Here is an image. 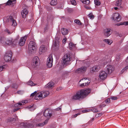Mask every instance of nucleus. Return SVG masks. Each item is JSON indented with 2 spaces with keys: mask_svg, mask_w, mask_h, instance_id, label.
<instances>
[{
  "mask_svg": "<svg viewBox=\"0 0 128 128\" xmlns=\"http://www.w3.org/2000/svg\"><path fill=\"white\" fill-rule=\"evenodd\" d=\"M91 90L89 88L86 89H82L77 92L73 96L72 99L73 100H80L85 98L90 92Z\"/></svg>",
  "mask_w": 128,
  "mask_h": 128,
  "instance_id": "nucleus-1",
  "label": "nucleus"
},
{
  "mask_svg": "<svg viewBox=\"0 0 128 128\" xmlns=\"http://www.w3.org/2000/svg\"><path fill=\"white\" fill-rule=\"evenodd\" d=\"M49 94L48 91H42L37 93V92L35 91L31 94L30 96H35L34 98L36 100L41 99L48 96Z\"/></svg>",
  "mask_w": 128,
  "mask_h": 128,
  "instance_id": "nucleus-2",
  "label": "nucleus"
},
{
  "mask_svg": "<svg viewBox=\"0 0 128 128\" xmlns=\"http://www.w3.org/2000/svg\"><path fill=\"white\" fill-rule=\"evenodd\" d=\"M44 115L45 117L47 118H48L43 123L38 124V126H43L47 123L49 118L52 115V111L49 109H46L44 112Z\"/></svg>",
  "mask_w": 128,
  "mask_h": 128,
  "instance_id": "nucleus-3",
  "label": "nucleus"
},
{
  "mask_svg": "<svg viewBox=\"0 0 128 128\" xmlns=\"http://www.w3.org/2000/svg\"><path fill=\"white\" fill-rule=\"evenodd\" d=\"M36 46L35 43L33 41H31L28 44L29 52L31 54L33 53L36 50Z\"/></svg>",
  "mask_w": 128,
  "mask_h": 128,
  "instance_id": "nucleus-4",
  "label": "nucleus"
},
{
  "mask_svg": "<svg viewBox=\"0 0 128 128\" xmlns=\"http://www.w3.org/2000/svg\"><path fill=\"white\" fill-rule=\"evenodd\" d=\"M71 58L70 55L69 54H66L63 57V66H66L70 64V61Z\"/></svg>",
  "mask_w": 128,
  "mask_h": 128,
  "instance_id": "nucleus-5",
  "label": "nucleus"
},
{
  "mask_svg": "<svg viewBox=\"0 0 128 128\" xmlns=\"http://www.w3.org/2000/svg\"><path fill=\"white\" fill-rule=\"evenodd\" d=\"M106 64L105 61L100 63L98 65H96L90 69V71L92 72H97L98 71L100 68L103 67L104 65Z\"/></svg>",
  "mask_w": 128,
  "mask_h": 128,
  "instance_id": "nucleus-6",
  "label": "nucleus"
},
{
  "mask_svg": "<svg viewBox=\"0 0 128 128\" xmlns=\"http://www.w3.org/2000/svg\"><path fill=\"white\" fill-rule=\"evenodd\" d=\"M0 42L4 45H10L13 43L12 40L6 39L4 37H2L0 40Z\"/></svg>",
  "mask_w": 128,
  "mask_h": 128,
  "instance_id": "nucleus-7",
  "label": "nucleus"
},
{
  "mask_svg": "<svg viewBox=\"0 0 128 128\" xmlns=\"http://www.w3.org/2000/svg\"><path fill=\"white\" fill-rule=\"evenodd\" d=\"M54 42L52 46V47L54 49H58L60 45V39L58 37V36H56Z\"/></svg>",
  "mask_w": 128,
  "mask_h": 128,
  "instance_id": "nucleus-8",
  "label": "nucleus"
},
{
  "mask_svg": "<svg viewBox=\"0 0 128 128\" xmlns=\"http://www.w3.org/2000/svg\"><path fill=\"white\" fill-rule=\"evenodd\" d=\"M40 64L39 58L37 56H35L32 60L31 63V66L33 68L35 67Z\"/></svg>",
  "mask_w": 128,
  "mask_h": 128,
  "instance_id": "nucleus-9",
  "label": "nucleus"
},
{
  "mask_svg": "<svg viewBox=\"0 0 128 128\" xmlns=\"http://www.w3.org/2000/svg\"><path fill=\"white\" fill-rule=\"evenodd\" d=\"M107 76V74L106 72L102 70L100 72L98 77L100 79L104 80L106 78Z\"/></svg>",
  "mask_w": 128,
  "mask_h": 128,
  "instance_id": "nucleus-10",
  "label": "nucleus"
},
{
  "mask_svg": "<svg viewBox=\"0 0 128 128\" xmlns=\"http://www.w3.org/2000/svg\"><path fill=\"white\" fill-rule=\"evenodd\" d=\"M53 58L52 55L50 54L47 59L46 62L47 66L49 68L51 67L52 65Z\"/></svg>",
  "mask_w": 128,
  "mask_h": 128,
  "instance_id": "nucleus-11",
  "label": "nucleus"
},
{
  "mask_svg": "<svg viewBox=\"0 0 128 128\" xmlns=\"http://www.w3.org/2000/svg\"><path fill=\"white\" fill-rule=\"evenodd\" d=\"M114 68L111 65H108L106 67L105 70L108 74H111L114 70Z\"/></svg>",
  "mask_w": 128,
  "mask_h": 128,
  "instance_id": "nucleus-12",
  "label": "nucleus"
},
{
  "mask_svg": "<svg viewBox=\"0 0 128 128\" xmlns=\"http://www.w3.org/2000/svg\"><path fill=\"white\" fill-rule=\"evenodd\" d=\"M112 19L114 20L119 22L121 20V16L118 13H115L112 15Z\"/></svg>",
  "mask_w": 128,
  "mask_h": 128,
  "instance_id": "nucleus-13",
  "label": "nucleus"
},
{
  "mask_svg": "<svg viewBox=\"0 0 128 128\" xmlns=\"http://www.w3.org/2000/svg\"><path fill=\"white\" fill-rule=\"evenodd\" d=\"M86 70L87 67L86 66H83L77 69L76 72L78 73H83L86 71Z\"/></svg>",
  "mask_w": 128,
  "mask_h": 128,
  "instance_id": "nucleus-14",
  "label": "nucleus"
},
{
  "mask_svg": "<svg viewBox=\"0 0 128 128\" xmlns=\"http://www.w3.org/2000/svg\"><path fill=\"white\" fill-rule=\"evenodd\" d=\"M4 59L6 62L10 61L12 59V55L10 53H6L4 57Z\"/></svg>",
  "mask_w": 128,
  "mask_h": 128,
  "instance_id": "nucleus-15",
  "label": "nucleus"
},
{
  "mask_svg": "<svg viewBox=\"0 0 128 128\" xmlns=\"http://www.w3.org/2000/svg\"><path fill=\"white\" fill-rule=\"evenodd\" d=\"M47 48L46 46L42 45L39 48V53L40 54H42L45 52L47 50Z\"/></svg>",
  "mask_w": 128,
  "mask_h": 128,
  "instance_id": "nucleus-16",
  "label": "nucleus"
},
{
  "mask_svg": "<svg viewBox=\"0 0 128 128\" xmlns=\"http://www.w3.org/2000/svg\"><path fill=\"white\" fill-rule=\"evenodd\" d=\"M27 37L26 36H25L20 38L19 42V44L20 46H22L24 45L26 40Z\"/></svg>",
  "mask_w": 128,
  "mask_h": 128,
  "instance_id": "nucleus-17",
  "label": "nucleus"
},
{
  "mask_svg": "<svg viewBox=\"0 0 128 128\" xmlns=\"http://www.w3.org/2000/svg\"><path fill=\"white\" fill-rule=\"evenodd\" d=\"M20 125L22 127L30 128V126H33L31 124L27 123L26 122H22L20 124Z\"/></svg>",
  "mask_w": 128,
  "mask_h": 128,
  "instance_id": "nucleus-18",
  "label": "nucleus"
},
{
  "mask_svg": "<svg viewBox=\"0 0 128 128\" xmlns=\"http://www.w3.org/2000/svg\"><path fill=\"white\" fill-rule=\"evenodd\" d=\"M104 34L106 36H108L111 34L110 29V28H106L104 30Z\"/></svg>",
  "mask_w": 128,
  "mask_h": 128,
  "instance_id": "nucleus-19",
  "label": "nucleus"
},
{
  "mask_svg": "<svg viewBox=\"0 0 128 128\" xmlns=\"http://www.w3.org/2000/svg\"><path fill=\"white\" fill-rule=\"evenodd\" d=\"M28 10L26 9L23 10L21 12V13L22 18H25L26 17V15L28 13Z\"/></svg>",
  "mask_w": 128,
  "mask_h": 128,
  "instance_id": "nucleus-20",
  "label": "nucleus"
},
{
  "mask_svg": "<svg viewBox=\"0 0 128 128\" xmlns=\"http://www.w3.org/2000/svg\"><path fill=\"white\" fill-rule=\"evenodd\" d=\"M16 0H8V2L4 4L6 6L13 4H14L16 3Z\"/></svg>",
  "mask_w": 128,
  "mask_h": 128,
  "instance_id": "nucleus-21",
  "label": "nucleus"
},
{
  "mask_svg": "<svg viewBox=\"0 0 128 128\" xmlns=\"http://www.w3.org/2000/svg\"><path fill=\"white\" fill-rule=\"evenodd\" d=\"M9 18L10 20V21L12 22V25L13 26H16L17 24L16 20H14L12 16H10Z\"/></svg>",
  "mask_w": 128,
  "mask_h": 128,
  "instance_id": "nucleus-22",
  "label": "nucleus"
},
{
  "mask_svg": "<svg viewBox=\"0 0 128 128\" xmlns=\"http://www.w3.org/2000/svg\"><path fill=\"white\" fill-rule=\"evenodd\" d=\"M54 84V83L53 82H49L46 86V88H50L53 87Z\"/></svg>",
  "mask_w": 128,
  "mask_h": 128,
  "instance_id": "nucleus-23",
  "label": "nucleus"
},
{
  "mask_svg": "<svg viewBox=\"0 0 128 128\" xmlns=\"http://www.w3.org/2000/svg\"><path fill=\"white\" fill-rule=\"evenodd\" d=\"M70 49L71 50H74L76 48V44H74L72 43H70L69 44Z\"/></svg>",
  "mask_w": 128,
  "mask_h": 128,
  "instance_id": "nucleus-24",
  "label": "nucleus"
},
{
  "mask_svg": "<svg viewBox=\"0 0 128 128\" xmlns=\"http://www.w3.org/2000/svg\"><path fill=\"white\" fill-rule=\"evenodd\" d=\"M103 41L109 45H110L113 42L112 41V40H109L108 39H104Z\"/></svg>",
  "mask_w": 128,
  "mask_h": 128,
  "instance_id": "nucleus-25",
  "label": "nucleus"
},
{
  "mask_svg": "<svg viewBox=\"0 0 128 128\" xmlns=\"http://www.w3.org/2000/svg\"><path fill=\"white\" fill-rule=\"evenodd\" d=\"M61 32L63 35H65L68 33V30L66 29L62 28L61 29Z\"/></svg>",
  "mask_w": 128,
  "mask_h": 128,
  "instance_id": "nucleus-26",
  "label": "nucleus"
},
{
  "mask_svg": "<svg viewBox=\"0 0 128 128\" xmlns=\"http://www.w3.org/2000/svg\"><path fill=\"white\" fill-rule=\"evenodd\" d=\"M121 1V0H118L117 1H115L114 2L115 5L116 6H120L122 3Z\"/></svg>",
  "mask_w": 128,
  "mask_h": 128,
  "instance_id": "nucleus-27",
  "label": "nucleus"
},
{
  "mask_svg": "<svg viewBox=\"0 0 128 128\" xmlns=\"http://www.w3.org/2000/svg\"><path fill=\"white\" fill-rule=\"evenodd\" d=\"M90 83V82H87L86 81L84 83H83L82 84H80V86L82 87H84L85 86H87Z\"/></svg>",
  "mask_w": 128,
  "mask_h": 128,
  "instance_id": "nucleus-28",
  "label": "nucleus"
},
{
  "mask_svg": "<svg viewBox=\"0 0 128 128\" xmlns=\"http://www.w3.org/2000/svg\"><path fill=\"white\" fill-rule=\"evenodd\" d=\"M123 25H128V21L125 22H121L117 24L118 26H120Z\"/></svg>",
  "mask_w": 128,
  "mask_h": 128,
  "instance_id": "nucleus-29",
  "label": "nucleus"
},
{
  "mask_svg": "<svg viewBox=\"0 0 128 128\" xmlns=\"http://www.w3.org/2000/svg\"><path fill=\"white\" fill-rule=\"evenodd\" d=\"M126 62L127 63H128V65L126 66L125 68H124L122 70V73L125 70H126L128 68V56L127 57L126 59Z\"/></svg>",
  "mask_w": 128,
  "mask_h": 128,
  "instance_id": "nucleus-30",
  "label": "nucleus"
},
{
  "mask_svg": "<svg viewBox=\"0 0 128 128\" xmlns=\"http://www.w3.org/2000/svg\"><path fill=\"white\" fill-rule=\"evenodd\" d=\"M81 1L83 3L87 5L89 4L90 2L89 0H82Z\"/></svg>",
  "mask_w": 128,
  "mask_h": 128,
  "instance_id": "nucleus-31",
  "label": "nucleus"
},
{
  "mask_svg": "<svg viewBox=\"0 0 128 128\" xmlns=\"http://www.w3.org/2000/svg\"><path fill=\"white\" fill-rule=\"evenodd\" d=\"M50 3L52 5H55L57 4V0H52L51 1Z\"/></svg>",
  "mask_w": 128,
  "mask_h": 128,
  "instance_id": "nucleus-32",
  "label": "nucleus"
},
{
  "mask_svg": "<svg viewBox=\"0 0 128 128\" xmlns=\"http://www.w3.org/2000/svg\"><path fill=\"white\" fill-rule=\"evenodd\" d=\"M90 111H92L93 112H98V109L96 107L92 108V109H89Z\"/></svg>",
  "mask_w": 128,
  "mask_h": 128,
  "instance_id": "nucleus-33",
  "label": "nucleus"
},
{
  "mask_svg": "<svg viewBox=\"0 0 128 128\" xmlns=\"http://www.w3.org/2000/svg\"><path fill=\"white\" fill-rule=\"evenodd\" d=\"M74 22L75 23L79 25H81L82 24V23L78 19L75 20Z\"/></svg>",
  "mask_w": 128,
  "mask_h": 128,
  "instance_id": "nucleus-34",
  "label": "nucleus"
},
{
  "mask_svg": "<svg viewBox=\"0 0 128 128\" xmlns=\"http://www.w3.org/2000/svg\"><path fill=\"white\" fill-rule=\"evenodd\" d=\"M28 84L31 86H34L36 84L31 80H29L28 82Z\"/></svg>",
  "mask_w": 128,
  "mask_h": 128,
  "instance_id": "nucleus-35",
  "label": "nucleus"
},
{
  "mask_svg": "<svg viewBox=\"0 0 128 128\" xmlns=\"http://www.w3.org/2000/svg\"><path fill=\"white\" fill-rule=\"evenodd\" d=\"M88 16L90 18V19H92L94 18V16L92 14V13H90V14L88 15Z\"/></svg>",
  "mask_w": 128,
  "mask_h": 128,
  "instance_id": "nucleus-36",
  "label": "nucleus"
},
{
  "mask_svg": "<svg viewBox=\"0 0 128 128\" xmlns=\"http://www.w3.org/2000/svg\"><path fill=\"white\" fill-rule=\"evenodd\" d=\"M95 4L97 6H99L100 4V1L98 0H95L94 1Z\"/></svg>",
  "mask_w": 128,
  "mask_h": 128,
  "instance_id": "nucleus-37",
  "label": "nucleus"
},
{
  "mask_svg": "<svg viewBox=\"0 0 128 128\" xmlns=\"http://www.w3.org/2000/svg\"><path fill=\"white\" fill-rule=\"evenodd\" d=\"M22 104L21 102H19L18 103L16 104H14V106L16 107H17L19 106H21Z\"/></svg>",
  "mask_w": 128,
  "mask_h": 128,
  "instance_id": "nucleus-38",
  "label": "nucleus"
},
{
  "mask_svg": "<svg viewBox=\"0 0 128 128\" xmlns=\"http://www.w3.org/2000/svg\"><path fill=\"white\" fill-rule=\"evenodd\" d=\"M70 2L72 4L74 5H76V2L75 0H71Z\"/></svg>",
  "mask_w": 128,
  "mask_h": 128,
  "instance_id": "nucleus-39",
  "label": "nucleus"
},
{
  "mask_svg": "<svg viewBox=\"0 0 128 128\" xmlns=\"http://www.w3.org/2000/svg\"><path fill=\"white\" fill-rule=\"evenodd\" d=\"M110 98L113 100H116L118 98L116 96H111L110 97Z\"/></svg>",
  "mask_w": 128,
  "mask_h": 128,
  "instance_id": "nucleus-40",
  "label": "nucleus"
},
{
  "mask_svg": "<svg viewBox=\"0 0 128 128\" xmlns=\"http://www.w3.org/2000/svg\"><path fill=\"white\" fill-rule=\"evenodd\" d=\"M5 31L6 32H7L8 34H10L12 33V32H10L8 29H7L5 30Z\"/></svg>",
  "mask_w": 128,
  "mask_h": 128,
  "instance_id": "nucleus-41",
  "label": "nucleus"
},
{
  "mask_svg": "<svg viewBox=\"0 0 128 128\" xmlns=\"http://www.w3.org/2000/svg\"><path fill=\"white\" fill-rule=\"evenodd\" d=\"M12 87L14 88H16L18 87V86L16 84H13Z\"/></svg>",
  "mask_w": 128,
  "mask_h": 128,
  "instance_id": "nucleus-42",
  "label": "nucleus"
},
{
  "mask_svg": "<svg viewBox=\"0 0 128 128\" xmlns=\"http://www.w3.org/2000/svg\"><path fill=\"white\" fill-rule=\"evenodd\" d=\"M28 101L27 100H25L22 101V102H21L22 104H24L26 103H28Z\"/></svg>",
  "mask_w": 128,
  "mask_h": 128,
  "instance_id": "nucleus-43",
  "label": "nucleus"
},
{
  "mask_svg": "<svg viewBox=\"0 0 128 128\" xmlns=\"http://www.w3.org/2000/svg\"><path fill=\"white\" fill-rule=\"evenodd\" d=\"M24 92V91L23 90H19L17 92V93L20 94H22Z\"/></svg>",
  "mask_w": 128,
  "mask_h": 128,
  "instance_id": "nucleus-44",
  "label": "nucleus"
},
{
  "mask_svg": "<svg viewBox=\"0 0 128 128\" xmlns=\"http://www.w3.org/2000/svg\"><path fill=\"white\" fill-rule=\"evenodd\" d=\"M5 67L4 65L3 66H0V72L2 71Z\"/></svg>",
  "mask_w": 128,
  "mask_h": 128,
  "instance_id": "nucleus-45",
  "label": "nucleus"
},
{
  "mask_svg": "<svg viewBox=\"0 0 128 128\" xmlns=\"http://www.w3.org/2000/svg\"><path fill=\"white\" fill-rule=\"evenodd\" d=\"M120 58V54H118L116 55V58L117 60H118Z\"/></svg>",
  "mask_w": 128,
  "mask_h": 128,
  "instance_id": "nucleus-46",
  "label": "nucleus"
},
{
  "mask_svg": "<svg viewBox=\"0 0 128 128\" xmlns=\"http://www.w3.org/2000/svg\"><path fill=\"white\" fill-rule=\"evenodd\" d=\"M110 98H108L107 99L106 101V103H108L110 102Z\"/></svg>",
  "mask_w": 128,
  "mask_h": 128,
  "instance_id": "nucleus-47",
  "label": "nucleus"
},
{
  "mask_svg": "<svg viewBox=\"0 0 128 128\" xmlns=\"http://www.w3.org/2000/svg\"><path fill=\"white\" fill-rule=\"evenodd\" d=\"M90 111L89 109L88 110H82V112L83 113L86 112H87Z\"/></svg>",
  "mask_w": 128,
  "mask_h": 128,
  "instance_id": "nucleus-48",
  "label": "nucleus"
},
{
  "mask_svg": "<svg viewBox=\"0 0 128 128\" xmlns=\"http://www.w3.org/2000/svg\"><path fill=\"white\" fill-rule=\"evenodd\" d=\"M34 107L33 106H28L27 107V108L28 109H30V110H32V109Z\"/></svg>",
  "mask_w": 128,
  "mask_h": 128,
  "instance_id": "nucleus-49",
  "label": "nucleus"
},
{
  "mask_svg": "<svg viewBox=\"0 0 128 128\" xmlns=\"http://www.w3.org/2000/svg\"><path fill=\"white\" fill-rule=\"evenodd\" d=\"M67 39L66 38H65L63 39V43H65L66 42V40Z\"/></svg>",
  "mask_w": 128,
  "mask_h": 128,
  "instance_id": "nucleus-50",
  "label": "nucleus"
},
{
  "mask_svg": "<svg viewBox=\"0 0 128 128\" xmlns=\"http://www.w3.org/2000/svg\"><path fill=\"white\" fill-rule=\"evenodd\" d=\"M20 108H16L15 109H14V112H15L16 111L18 110H19V109Z\"/></svg>",
  "mask_w": 128,
  "mask_h": 128,
  "instance_id": "nucleus-51",
  "label": "nucleus"
},
{
  "mask_svg": "<svg viewBox=\"0 0 128 128\" xmlns=\"http://www.w3.org/2000/svg\"><path fill=\"white\" fill-rule=\"evenodd\" d=\"M40 120H39L38 119V120H35L34 121V122H39Z\"/></svg>",
  "mask_w": 128,
  "mask_h": 128,
  "instance_id": "nucleus-52",
  "label": "nucleus"
},
{
  "mask_svg": "<svg viewBox=\"0 0 128 128\" xmlns=\"http://www.w3.org/2000/svg\"><path fill=\"white\" fill-rule=\"evenodd\" d=\"M87 78H83L82 79H81L80 81L79 84H80V82L82 80H86V79Z\"/></svg>",
  "mask_w": 128,
  "mask_h": 128,
  "instance_id": "nucleus-53",
  "label": "nucleus"
},
{
  "mask_svg": "<svg viewBox=\"0 0 128 128\" xmlns=\"http://www.w3.org/2000/svg\"><path fill=\"white\" fill-rule=\"evenodd\" d=\"M62 89V88L61 87H59L58 88H57L56 90H60Z\"/></svg>",
  "mask_w": 128,
  "mask_h": 128,
  "instance_id": "nucleus-54",
  "label": "nucleus"
},
{
  "mask_svg": "<svg viewBox=\"0 0 128 128\" xmlns=\"http://www.w3.org/2000/svg\"><path fill=\"white\" fill-rule=\"evenodd\" d=\"M84 7L88 9H90V8L89 7L86 6H85Z\"/></svg>",
  "mask_w": 128,
  "mask_h": 128,
  "instance_id": "nucleus-55",
  "label": "nucleus"
},
{
  "mask_svg": "<svg viewBox=\"0 0 128 128\" xmlns=\"http://www.w3.org/2000/svg\"><path fill=\"white\" fill-rule=\"evenodd\" d=\"M119 36L120 37L124 36H123V34H119Z\"/></svg>",
  "mask_w": 128,
  "mask_h": 128,
  "instance_id": "nucleus-56",
  "label": "nucleus"
},
{
  "mask_svg": "<svg viewBox=\"0 0 128 128\" xmlns=\"http://www.w3.org/2000/svg\"><path fill=\"white\" fill-rule=\"evenodd\" d=\"M61 109V108L60 107L57 108L56 109V110H59Z\"/></svg>",
  "mask_w": 128,
  "mask_h": 128,
  "instance_id": "nucleus-57",
  "label": "nucleus"
},
{
  "mask_svg": "<svg viewBox=\"0 0 128 128\" xmlns=\"http://www.w3.org/2000/svg\"><path fill=\"white\" fill-rule=\"evenodd\" d=\"M77 116V114H76L75 115H74L73 116L74 118H75Z\"/></svg>",
  "mask_w": 128,
  "mask_h": 128,
  "instance_id": "nucleus-58",
  "label": "nucleus"
},
{
  "mask_svg": "<svg viewBox=\"0 0 128 128\" xmlns=\"http://www.w3.org/2000/svg\"><path fill=\"white\" fill-rule=\"evenodd\" d=\"M9 19H8V18H7V19H6V22H9Z\"/></svg>",
  "mask_w": 128,
  "mask_h": 128,
  "instance_id": "nucleus-59",
  "label": "nucleus"
},
{
  "mask_svg": "<svg viewBox=\"0 0 128 128\" xmlns=\"http://www.w3.org/2000/svg\"><path fill=\"white\" fill-rule=\"evenodd\" d=\"M114 9L116 10H117L118 9V8L117 7H114Z\"/></svg>",
  "mask_w": 128,
  "mask_h": 128,
  "instance_id": "nucleus-60",
  "label": "nucleus"
},
{
  "mask_svg": "<svg viewBox=\"0 0 128 128\" xmlns=\"http://www.w3.org/2000/svg\"><path fill=\"white\" fill-rule=\"evenodd\" d=\"M77 114V115H79L80 114V113H78V114Z\"/></svg>",
  "mask_w": 128,
  "mask_h": 128,
  "instance_id": "nucleus-61",
  "label": "nucleus"
},
{
  "mask_svg": "<svg viewBox=\"0 0 128 128\" xmlns=\"http://www.w3.org/2000/svg\"><path fill=\"white\" fill-rule=\"evenodd\" d=\"M94 120V118H93L92 119V120Z\"/></svg>",
  "mask_w": 128,
  "mask_h": 128,
  "instance_id": "nucleus-62",
  "label": "nucleus"
},
{
  "mask_svg": "<svg viewBox=\"0 0 128 128\" xmlns=\"http://www.w3.org/2000/svg\"><path fill=\"white\" fill-rule=\"evenodd\" d=\"M15 41H16V40H15Z\"/></svg>",
  "mask_w": 128,
  "mask_h": 128,
  "instance_id": "nucleus-63",
  "label": "nucleus"
}]
</instances>
